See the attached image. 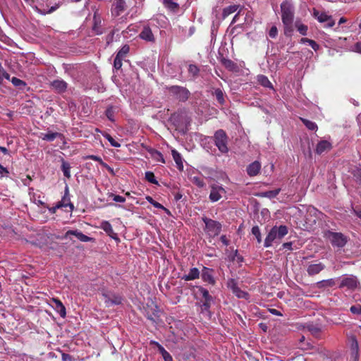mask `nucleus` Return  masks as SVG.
Segmentation results:
<instances>
[{"instance_id":"52","label":"nucleus","mask_w":361,"mask_h":361,"mask_svg":"<svg viewBox=\"0 0 361 361\" xmlns=\"http://www.w3.org/2000/svg\"><path fill=\"white\" fill-rule=\"evenodd\" d=\"M350 310L354 314H361V305H353Z\"/></svg>"},{"instance_id":"50","label":"nucleus","mask_w":361,"mask_h":361,"mask_svg":"<svg viewBox=\"0 0 361 361\" xmlns=\"http://www.w3.org/2000/svg\"><path fill=\"white\" fill-rule=\"evenodd\" d=\"M319 283H323L324 286L331 287V286H334L336 285V280L334 279H327V280H323V281H320Z\"/></svg>"},{"instance_id":"57","label":"nucleus","mask_w":361,"mask_h":361,"mask_svg":"<svg viewBox=\"0 0 361 361\" xmlns=\"http://www.w3.org/2000/svg\"><path fill=\"white\" fill-rule=\"evenodd\" d=\"M350 50L354 52H357L359 54H361V42L356 43L355 45H353Z\"/></svg>"},{"instance_id":"17","label":"nucleus","mask_w":361,"mask_h":361,"mask_svg":"<svg viewBox=\"0 0 361 361\" xmlns=\"http://www.w3.org/2000/svg\"><path fill=\"white\" fill-rule=\"evenodd\" d=\"M325 268L324 264L319 262L317 264H312L307 267V271L310 276H314L319 274Z\"/></svg>"},{"instance_id":"13","label":"nucleus","mask_w":361,"mask_h":361,"mask_svg":"<svg viewBox=\"0 0 361 361\" xmlns=\"http://www.w3.org/2000/svg\"><path fill=\"white\" fill-rule=\"evenodd\" d=\"M92 10L94 11L92 30L97 35H101L102 33V18L99 14L98 9L95 6Z\"/></svg>"},{"instance_id":"5","label":"nucleus","mask_w":361,"mask_h":361,"mask_svg":"<svg viewBox=\"0 0 361 361\" xmlns=\"http://www.w3.org/2000/svg\"><path fill=\"white\" fill-rule=\"evenodd\" d=\"M337 280L340 281L338 287L340 288H346L347 290H353L360 284L357 277L353 275L343 276Z\"/></svg>"},{"instance_id":"31","label":"nucleus","mask_w":361,"mask_h":361,"mask_svg":"<svg viewBox=\"0 0 361 361\" xmlns=\"http://www.w3.org/2000/svg\"><path fill=\"white\" fill-rule=\"evenodd\" d=\"M11 81L15 87H18L20 90H24L27 85V84L25 81H23L19 78H17L16 77H13L11 78Z\"/></svg>"},{"instance_id":"9","label":"nucleus","mask_w":361,"mask_h":361,"mask_svg":"<svg viewBox=\"0 0 361 361\" xmlns=\"http://www.w3.org/2000/svg\"><path fill=\"white\" fill-rule=\"evenodd\" d=\"M215 145L218 149L223 153L228 151L226 145V135L223 130H219L214 135Z\"/></svg>"},{"instance_id":"43","label":"nucleus","mask_w":361,"mask_h":361,"mask_svg":"<svg viewBox=\"0 0 361 361\" xmlns=\"http://www.w3.org/2000/svg\"><path fill=\"white\" fill-rule=\"evenodd\" d=\"M103 136L110 142L111 145L114 147H119L120 143L116 141L109 134L104 133Z\"/></svg>"},{"instance_id":"33","label":"nucleus","mask_w":361,"mask_h":361,"mask_svg":"<svg viewBox=\"0 0 361 361\" xmlns=\"http://www.w3.org/2000/svg\"><path fill=\"white\" fill-rule=\"evenodd\" d=\"M163 3L171 11H176L178 8V4L173 0H163Z\"/></svg>"},{"instance_id":"46","label":"nucleus","mask_w":361,"mask_h":361,"mask_svg":"<svg viewBox=\"0 0 361 361\" xmlns=\"http://www.w3.org/2000/svg\"><path fill=\"white\" fill-rule=\"evenodd\" d=\"M152 157L157 161H160L161 163H165V160L164 159L162 154L159 151H154L152 153Z\"/></svg>"},{"instance_id":"54","label":"nucleus","mask_w":361,"mask_h":361,"mask_svg":"<svg viewBox=\"0 0 361 361\" xmlns=\"http://www.w3.org/2000/svg\"><path fill=\"white\" fill-rule=\"evenodd\" d=\"M350 360L359 361V350L350 351Z\"/></svg>"},{"instance_id":"53","label":"nucleus","mask_w":361,"mask_h":361,"mask_svg":"<svg viewBox=\"0 0 361 361\" xmlns=\"http://www.w3.org/2000/svg\"><path fill=\"white\" fill-rule=\"evenodd\" d=\"M150 343L152 345H154L155 346L157 347V348H158L159 353L161 354V355H164V353H166L167 352L164 349V348L161 345H160L158 342L152 341Z\"/></svg>"},{"instance_id":"63","label":"nucleus","mask_w":361,"mask_h":361,"mask_svg":"<svg viewBox=\"0 0 361 361\" xmlns=\"http://www.w3.org/2000/svg\"><path fill=\"white\" fill-rule=\"evenodd\" d=\"M62 360L63 361H71V356L68 354L63 353L62 355Z\"/></svg>"},{"instance_id":"29","label":"nucleus","mask_w":361,"mask_h":361,"mask_svg":"<svg viewBox=\"0 0 361 361\" xmlns=\"http://www.w3.org/2000/svg\"><path fill=\"white\" fill-rule=\"evenodd\" d=\"M351 173L355 181L358 183H361V167L355 166L352 168Z\"/></svg>"},{"instance_id":"64","label":"nucleus","mask_w":361,"mask_h":361,"mask_svg":"<svg viewBox=\"0 0 361 361\" xmlns=\"http://www.w3.org/2000/svg\"><path fill=\"white\" fill-rule=\"evenodd\" d=\"M282 246L284 249L291 250L292 249V243H290V242L284 243Z\"/></svg>"},{"instance_id":"37","label":"nucleus","mask_w":361,"mask_h":361,"mask_svg":"<svg viewBox=\"0 0 361 361\" xmlns=\"http://www.w3.org/2000/svg\"><path fill=\"white\" fill-rule=\"evenodd\" d=\"M301 121L309 130H316L317 129V126L314 122H312L305 118H301Z\"/></svg>"},{"instance_id":"62","label":"nucleus","mask_w":361,"mask_h":361,"mask_svg":"<svg viewBox=\"0 0 361 361\" xmlns=\"http://www.w3.org/2000/svg\"><path fill=\"white\" fill-rule=\"evenodd\" d=\"M221 241L224 245H228L229 241L226 238V235L221 236Z\"/></svg>"},{"instance_id":"20","label":"nucleus","mask_w":361,"mask_h":361,"mask_svg":"<svg viewBox=\"0 0 361 361\" xmlns=\"http://www.w3.org/2000/svg\"><path fill=\"white\" fill-rule=\"evenodd\" d=\"M200 272L196 267L191 268L187 274H184L181 279L184 281H192L200 277Z\"/></svg>"},{"instance_id":"4","label":"nucleus","mask_w":361,"mask_h":361,"mask_svg":"<svg viewBox=\"0 0 361 361\" xmlns=\"http://www.w3.org/2000/svg\"><path fill=\"white\" fill-rule=\"evenodd\" d=\"M325 237L331 242L334 247H343L348 241V238L341 233L327 231Z\"/></svg>"},{"instance_id":"3","label":"nucleus","mask_w":361,"mask_h":361,"mask_svg":"<svg viewBox=\"0 0 361 361\" xmlns=\"http://www.w3.org/2000/svg\"><path fill=\"white\" fill-rule=\"evenodd\" d=\"M210 192L209 199L212 202H216L220 200L221 198L226 197V190L219 183H214L209 185Z\"/></svg>"},{"instance_id":"45","label":"nucleus","mask_w":361,"mask_h":361,"mask_svg":"<svg viewBox=\"0 0 361 361\" xmlns=\"http://www.w3.org/2000/svg\"><path fill=\"white\" fill-rule=\"evenodd\" d=\"M199 68L197 66L194 65V64H190L189 65V67H188V72L190 75H192V76H196L198 75L199 73Z\"/></svg>"},{"instance_id":"22","label":"nucleus","mask_w":361,"mask_h":361,"mask_svg":"<svg viewBox=\"0 0 361 361\" xmlns=\"http://www.w3.org/2000/svg\"><path fill=\"white\" fill-rule=\"evenodd\" d=\"M101 228L103 229L110 237L114 239H118L117 235L114 233L111 224L109 221H104L101 223Z\"/></svg>"},{"instance_id":"35","label":"nucleus","mask_w":361,"mask_h":361,"mask_svg":"<svg viewBox=\"0 0 361 361\" xmlns=\"http://www.w3.org/2000/svg\"><path fill=\"white\" fill-rule=\"evenodd\" d=\"M300 43L302 44H309L314 51H317L319 49V45L317 42L312 39H310L307 38H302L300 39Z\"/></svg>"},{"instance_id":"8","label":"nucleus","mask_w":361,"mask_h":361,"mask_svg":"<svg viewBox=\"0 0 361 361\" xmlns=\"http://www.w3.org/2000/svg\"><path fill=\"white\" fill-rule=\"evenodd\" d=\"M102 297L105 305L107 307H111L113 305H120L123 300V298L121 295L111 292L103 293Z\"/></svg>"},{"instance_id":"6","label":"nucleus","mask_w":361,"mask_h":361,"mask_svg":"<svg viewBox=\"0 0 361 361\" xmlns=\"http://www.w3.org/2000/svg\"><path fill=\"white\" fill-rule=\"evenodd\" d=\"M202 220L205 224V231L209 236H216L220 233L221 224L219 222L206 217Z\"/></svg>"},{"instance_id":"2","label":"nucleus","mask_w":361,"mask_h":361,"mask_svg":"<svg viewBox=\"0 0 361 361\" xmlns=\"http://www.w3.org/2000/svg\"><path fill=\"white\" fill-rule=\"evenodd\" d=\"M288 230L287 226L281 225L279 226H274L269 232L264 240V247H269L272 245L275 241H280L285 235L288 234Z\"/></svg>"},{"instance_id":"49","label":"nucleus","mask_w":361,"mask_h":361,"mask_svg":"<svg viewBox=\"0 0 361 361\" xmlns=\"http://www.w3.org/2000/svg\"><path fill=\"white\" fill-rule=\"evenodd\" d=\"M128 51H129L128 46L125 45L119 50V51L117 53L116 55L123 59L125 57V56L126 55V54H128Z\"/></svg>"},{"instance_id":"25","label":"nucleus","mask_w":361,"mask_h":361,"mask_svg":"<svg viewBox=\"0 0 361 361\" xmlns=\"http://www.w3.org/2000/svg\"><path fill=\"white\" fill-rule=\"evenodd\" d=\"M171 154H172L174 161L176 164L177 168L179 170H183V159H182V157H181L180 154L178 152H177L176 149H173L171 151Z\"/></svg>"},{"instance_id":"40","label":"nucleus","mask_w":361,"mask_h":361,"mask_svg":"<svg viewBox=\"0 0 361 361\" xmlns=\"http://www.w3.org/2000/svg\"><path fill=\"white\" fill-rule=\"evenodd\" d=\"M214 95L216 98V99L218 100V102L221 104H223L224 103V92L223 91L221 90V89H216L214 90Z\"/></svg>"},{"instance_id":"11","label":"nucleus","mask_w":361,"mask_h":361,"mask_svg":"<svg viewBox=\"0 0 361 361\" xmlns=\"http://www.w3.org/2000/svg\"><path fill=\"white\" fill-rule=\"evenodd\" d=\"M127 8L126 0H114L111 7V13L113 17H118L123 13Z\"/></svg>"},{"instance_id":"56","label":"nucleus","mask_w":361,"mask_h":361,"mask_svg":"<svg viewBox=\"0 0 361 361\" xmlns=\"http://www.w3.org/2000/svg\"><path fill=\"white\" fill-rule=\"evenodd\" d=\"M278 35V30L276 26H272L269 32V35L271 38H276Z\"/></svg>"},{"instance_id":"47","label":"nucleus","mask_w":361,"mask_h":361,"mask_svg":"<svg viewBox=\"0 0 361 361\" xmlns=\"http://www.w3.org/2000/svg\"><path fill=\"white\" fill-rule=\"evenodd\" d=\"M223 63L226 68H227L228 69H229L231 71L234 70L235 68V64L232 61H231L229 59L224 60Z\"/></svg>"},{"instance_id":"10","label":"nucleus","mask_w":361,"mask_h":361,"mask_svg":"<svg viewBox=\"0 0 361 361\" xmlns=\"http://www.w3.org/2000/svg\"><path fill=\"white\" fill-rule=\"evenodd\" d=\"M169 92L178 99L182 102L186 101L190 95V92L185 87L180 86H171L169 88Z\"/></svg>"},{"instance_id":"15","label":"nucleus","mask_w":361,"mask_h":361,"mask_svg":"<svg viewBox=\"0 0 361 361\" xmlns=\"http://www.w3.org/2000/svg\"><path fill=\"white\" fill-rule=\"evenodd\" d=\"M71 235H74L75 238H77L81 242H89L92 239L91 238L85 235L82 232H80L79 231H77V230H75V231H72V230L68 231L66 233V234H65V238H71V237H70Z\"/></svg>"},{"instance_id":"42","label":"nucleus","mask_w":361,"mask_h":361,"mask_svg":"<svg viewBox=\"0 0 361 361\" xmlns=\"http://www.w3.org/2000/svg\"><path fill=\"white\" fill-rule=\"evenodd\" d=\"M349 341H350V351L352 350H359V345H358V343H357V341L356 339V338L355 336H351L350 338H349Z\"/></svg>"},{"instance_id":"21","label":"nucleus","mask_w":361,"mask_h":361,"mask_svg":"<svg viewBox=\"0 0 361 361\" xmlns=\"http://www.w3.org/2000/svg\"><path fill=\"white\" fill-rule=\"evenodd\" d=\"M260 169V163L257 161H255L247 167V173L250 176H255L259 173Z\"/></svg>"},{"instance_id":"16","label":"nucleus","mask_w":361,"mask_h":361,"mask_svg":"<svg viewBox=\"0 0 361 361\" xmlns=\"http://www.w3.org/2000/svg\"><path fill=\"white\" fill-rule=\"evenodd\" d=\"M331 149V143L327 140H321L319 142L316 147V153L322 154L324 152H326Z\"/></svg>"},{"instance_id":"41","label":"nucleus","mask_w":361,"mask_h":361,"mask_svg":"<svg viewBox=\"0 0 361 361\" xmlns=\"http://www.w3.org/2000/svg\"><path fill=\"white\" fill-rule=\"evenodd\" d=\"M233 293L235 294L238 298L248 299V293L240 290L238 287H237L233 291Z\"/></svg>"},{"instance_id":"60","label":"nucleus","mask_w":361,"mask_h":361,"mask_svg":"<svg viewBox=\"0 0 361 361\" xmlns=\"http://www.w3.org/2000/svg\"><path fill=\"white\" fill-rule=\"evenodd\" d=\"M162 357L164 360V361H173L172 357L168 352L164 353V355H162Z\"/></svg>"},{"instance_id":"30","label":"nucleus","mask_w":361,"mask_h":361,"mask_svg":"<svg viewBox=\"0 0 361 361\" xmlns=\"http://www.w3.org/2000/svg\"><path fill=\"white\" fill-rule=\"evenodd\" d=\"M61 136H62V135L61 133L49 132L46 134H43L42 138L44 140L51 142V141H53L56 137H61Z\"/></svg>"},{"instance_id":"7","label":"nucleus","mask_w":361,"mask_h":361,"mask_svg":"<svg viewBox=\"0 0 361 361\" xmlns=\"http://www.w3.org/2000/svg\"><path fill=\"white\" fill-rule=\"evenodd\" d=\"M195 295L197 298L204 300L202 307L205 310H208L210 307L212 297L209 295V291L202 286H197Z\"/></svg>"},{"instance_id":"44","label":"nucleus","mask_w":361,"mask_h":361,"mask_svg":"<svg viewBox=\"0 0 361 361\" xmlns=\"http://www.w3.org/2000/svg\"><path fill=\"white\" fill-rule=\"evenodd\" d=\"M252 233L256 237L257 242L261 243V241H262L261 233H260L259 228L257 226L252 227Z\"/></svg>"},{"instance_id":"58","label":"nucleus","mask_w":361,"mask_h":361,"mask_svg":"<svg viewBox=\"0 0 361 361\" xmlns=\"http://www.w3.org/2000/svg\"><path fill=\"white\" fill-rule=\"evenodd\" d=\"M113 200L117 202H124L126 201L125 197L121 195H113Z\"/></svg>"},{"instance_id":"59","label":"nucleus","mask_w":361,"mask_h":361,"mask_svg":"<svg viewBox=\"0 0 361 361\" xmlns=\"http://www.w3.org/2000/svg\"><path fill=\"white\" fill-rule=\"evenodd\" d=\"M309 330L313 335H317L320 332V329L314 326L309 328Z\"/></svg>"},{"instance_id":"14","label":"nucleus","mask_w":361,"mask_h":361,"mask_svg":"<svg viewBox=\"0 0 361 361\" xmlns=\"http://www.w3.org/2000/svg\"><path fill=\"white\" fill-rule=\"evenodd\" d=\"M50 305L60 314L61 317H66V308L63 303L59 299L52 298Z\"/></svg>"},{"instance_id":"48","label":"nucleus","mask_w":361,"mask_h":361,"mask_svg":"<svg viewBox=\"0 0 361 361\" xmlns=\"http://www.w3.org/2000/svg\"><path fill=\"white\" fill-rule=\"evenodd\" d=\"M122 60H123V58L118 56H116L115 59H114V66L116 69H120L122 66Z\"/></svg>"},{"instance_id":"18","label":"nucleus","mask_w":361,"mask_h":361,"mask_svg":"<svg viewBox=\"0 0 361 361\" xmlns=\"http://www.w3.org/2000/svg\"><path fill=\"white\" fill-rule=\"evenodd\" d=\"M202 279L204 281L207 282L210 284H214L215 280L212 275V270L204 267L202 271Z\"/></svg>"},{"instance_id":"36","label":"nucleus","mask_w":361,"mask_h":361,"mask_svg":"<svg viewBox=\"0 0 361 361\" xmlns=\"http://www.w3.org/2000/svg\"><path fill=\"white\" fill-rule=\"evenodd\" d=\"M146 200L147 201L150 203L152 205H153L154 207L156 208H158V209H163L164 211H166L167 212H169V210L167 209H166L162 204H161L160 203L156 202L155 200H153V198L150 196H147L146 197Z\"/></svg>"},{"instance_id":"26","label":"nucleus","mask_w":361,"mask_h":361,"mask_svg":"<svg viewBox=\"0 0 361 361\" xmlns=\"http://www.w3.org/2000/svg\"><path fill=\"white\" fill-rule=\"evenodd\" d=\"M257 81L264 87L273 88V86L268 78L264 75H257Z\"/></svg>"},{"instance_id":"34","label":"nucleus","mask_w":361,"mask_h":361,"mask_svg":"<svg viewBox=\"0 0 361 361\" xmlns=\"http://www.w3.org/2000/svg\"><path fill=\"white\" fill-rule=\"evenodd\" d=\"M61 170L63 173L64 176H66L68 178H71V166L68 162L65 161H62Z\"/></svg>"},{"instance_id":"39","label":"nucleus","mask_w":361,"mask_h":361,"mask_svg":"<svg viewBox=\"0 0 361 361\" xmlns=\"http://www.w3.org/2000/svg\"><path fill=\"white\" fill-rule=\"evenodd\" d=\"M145 179L151 183H153V184H155V185H158L159 183L158 181L157 180V179L155 178V176H154V174L153 172L152 171H147L145 172Z\"/></svg>"},{"instance_id":"23","label":"nucleus","mask_w":361,"mask_h":361,"mask_svg":"<svg viewBox=\"0 0 361 361\" xmlns=\"http://www.w3.org/2000/svg\"><path fill=\"white\" fill-rule=\"evenodd\" d=\"M52 87L58 92H64L67 88V84L61 80H56L51 83Z\"/></svg>"},{"instance_id":"61","label":"nucleus","mask_w":361,"mask_h":361,"mask_svg":"<svg viewBox=\"0 0 361 361\" xmlns=\"http://www.w3.org/2000/svg\"><path fill=\"white\" fill-rule=\"evenodd\" d=\"M90 159L92 160H94V161H99L100 162L102 165L103 164H104L103 161H102V159L99 157H97V156H95V155H90L88 157Z\"/></svg>"},{"instance_id":"24","label":"nucleus","mask_w":361,"mask_h":361,"mask_svg":"<svg viewBox=\"0 0 361 361\" xmlns=\"http://www.w3.org/2000/svg\"><path fill=\"white\" fill-rule=\"evenodd\" d=\"M280 192H281V189L278 188V189H276L274 190L260 192L257 194V196L259 197H267L269 199H273V198L276 197L279 194Z\"/></svg>"},{"instance_id":"38","label":"nucleus","mask_w":361,"mask_h":361,"mask_svg":"<svg viewBox=\"0 0 361 361\" xmlns=\"http://www.w3.org/2000/svg\"><path fill=\"white\" fill-rule=\"evenodd\" d=\"M295 27L298 30V31L302 35H306L307 33V26L300 23V22L297 21L295 22Z\"/></svg>"},{"instance_id":"55","label":"nucleus","mask_w":361,"mask_h":361,"mask_svg":"<svg viewBox=\"0 0 361 361\" xmlns=\"http://www.w3.org/2000/svg\"><path fill=\"white\" fill-rule=\"evenodd\" d=\"M227 286L232 290V292L238 287L234 279H229L228 281Z\"/></svg>"},{"instance_id":"19","label":"nucleus","mask_w":361,"mask_h":361,"mask_svg":"<svg viewBox=\"0 0 361 361\" xmlns=\"http://www.w3.org/2000/svg\"><path fill=\"white\" fill-rule=\"evenodd\" d=\"M140 37L142 39H144L147 42H154V35L148 26H145L142 30V32L139 35Z\"/></svg>"},{"instance_id":"32","label":"nucleus","mask_w":361,"mask_h":361,"mask_svg":"<svg viewBox=\"0 0 361 361\" xmlns=\"http://www.w3.org/2000/svg\"><path fill=\"white\" fill-rule=\"evenodd\" d=\"M190 180L199 188H203L205 185L203 179L198 176L190 175Z\"/></svg>"},{"instance_id":"27","label":"nucleus","mask_w":361,"mask_h":361,"mask_svg":"<svg viewBox=\"0 0 361 361\" xmlns=\"http://www.w3.org/2000/svg\"><path fill=\"white\" fill-rule=\"evenodd\" d=\"M238 6L237 5H232L224 8L222 13L223 18H226L231 13L235 12L238 10Z\"/></svg>"},{"instance_id":"12","label":"nucleus","mask_w":361,"mask_h":361,"mask_svg":"<svg viewBox=\"0 0 361 361\" xmlns=\"http://www.w3.org/2000/svg\"><path fill=\"white\" fill-rule=\"evenodd\" d=\"M313 16L320 23L327 22L326 26L329 27H332L335 25V23L331 19V16H328L326 13L319 12L314 9L313 11Z\"/></svg>"},{"instance_id":"28","label":"nucleus","mask_w":361,"mask_h":361,"mask_svg":"<svg viewBox=\"0 0 361 361\" xmlns=\"http://www.w3.org/2000/svg\"><path fill=\"white\" fill-rule=\"evenodd\" d=\"M66 197H63V202H59L55 207H52L49 209L51 213L54 214L56 212V209L63 207L69 206L71 209H73V205L71 203H65Z\"/></svg>"},{"instance_id":"51","label":"nucleus","mask_w":361,"mask_h":361,"mask_svg":"<svg viewBox=\"0 0 361 361\" xmlns=\"http://www.w3.org/2000/svg\"><path fill=\"white\" fill-rule=\"evenodd\" d=\"M106 117L111 121H113L114 119V109L113 107H109L106 109Z\"/></svg>"},{"instance_id":"1","label":"nucleus","mask_w":361,"mask_h":361,"mask_svg":"<svg viewBox=\"0 0 361 361\" xmlns=\"http://www.w3.org/2000/svg\"><path fill=\"white\" fill-rule=\"evenodd\" d=\"M281 20L284 25V34L291 35L293 30V23L295 15V6L291 0H285L281 4Z\"/></svg>"}]
</instances>
